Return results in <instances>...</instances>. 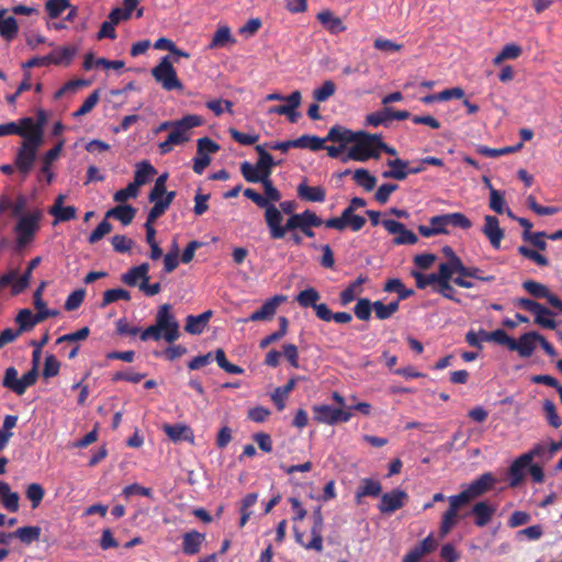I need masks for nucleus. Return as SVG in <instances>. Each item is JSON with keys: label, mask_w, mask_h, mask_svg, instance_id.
Returning <instances> with one entry per match:
<instances>
[{"label": "nucleus", "mask_w": 562, "mask_h": 562, "mask_svg": "<svg viewBox=\"0 0 562 562\" xmlns=\"http://www.w3.org/2000/svg\"><path fill=\"white\" fill-rule=\"evenodd\" d=\"M283 215L279 211V218L274 223V227H269L270 237L272 239H282L286 235L288 232H293L296 229H303L307 226H316L319 227L323 224L321 217L316 215L315 212L311 210H305L302 213L292 214L282 225Z\"/></svg>", "instance_id": "1"}, {"label": "nucleus", "mask_w": 562, "mask_h": 562, "mask_svg": "<svg viewBox=\"0 0 562 562\" xmlns=\"http://www.w3.org/2000/svg\"><path fill=\"white\" fill-rule=\"evenodd\" d=\"M44 139L42 138L40 128H36L25 139L22 140L14 157V166L22 173L23 178L31 172L37 157V153Z\"/></svg>", "instance_id": "2"}, {"label": "nucleus", "mask_w": 562, "mask_h": 562, "mask_svg": "<svg viewBox=\"0 0 562 562\" xmlns=\"http://www.w3.org/2000/svg\"><path fill=\"white\" fill-rule=\"evenodd\" d=\"M204 120L196 114H188L179 120V124L170 131L166 140L159 144V151L162 155L170 153L175 146L183 145L191 138V130L201 126Z\"/></svg>", "instance_id": "3"}, {"label": "nucleus", "mask_w": 562, "mask_h": 562, "mask_svg": "<svg viewBox=\"0 0 562 562\" xmlns=\"http://www.w3.org/2000/svg\"><path fill=\"white\" fill-rule=\"evenodd\" d=\"M46 283L42 282V284L36 289L33 294L34 306L37 311L36 314H33L30 310L25 308L19 312L15 321L19 324L21 333L31 329L34 325L45 321L48 317L56 316L58 314L55 310L46 308V303L42 299V292L45 288Z\"/></svg>", "instance_id": "4"}, {"label": "nucleus", "mask_w": 562, "mask_h": 562, "mask_svg": "<svg viewBox=\"0 0 562 562\" xmlns=\"http://www.w3.org/2000/svg\"><path fill=\"white\" fill-rule=\"evenodd\" d=\"M380 139L378 134H369L362 131L357 132V137L349 148L347 157L342 161L348 159L356 161H366L369 158H379L380 154L376 150V144Z\"/></svg>", "instance_id": "5"}, {"label": "nucleus", "mask_w": 562, "mask_h": 562, "mask_svg": "<svg viewBox=\"0 0 562 562\" xmlns=\"http://www.w3.org/2000/svg\"><path fill=\"white\" fill-rule=\"evenodd\" d=\"M151 76L167 91L183 89V85L179 80L168 56L162 57L160 63L151 69Z\"/></svg>", "instance_id": "6"}, {"label": "nucleus", "mask_w": 562, "mask_h": 562, "mask_svg": "<svg viewBox=\"0 0 562 562\" xmlns=\"http://www.w3.org/2000/svg\"><path fill=\"white\" fill-rule=\"evenodd\" d=\"M156 322L167 342L172 344L180 338V324L172 313V306L170 304H162L158 308Z\"/></svg>", "instance_id": "7"}, {"label": "nucleus", "mask_w": 562, "mask_h": 562, "mask_svg": "<svg viewBox=\"0 0 562 562\" xmlns=\"http://www.w3.org/2000/svg\"><path fill=\"white\" fill-rule=\"evenodd\" d=\"M449 508L443 513L439 526V536L446 537L459 522L461 516L459 510L468 503L464 502L458 494L448 497Z\"/></svg>", "instance_id": "8"}, {"label": "nucleus", "mask_w": 562, "mask_h": 562, "mask_svg": "<svg viewBox=\"0 0 562 562\" xmlns=\"http://www.w3.org/2000/svg\"><path fill=\"white\" fill-rule=\"evenodd\" d=\"M496 483L495 476L491 472L483 473L476 480L471 482L462 492L458 495L468 504L490 492Z\"/></svg>", "instance_id": "9"}, {"label": "nucleus", "mask_w": 562, "mask_h": 562, "mask_svg": "<svg viewBox=\"0 0 562 562\" xmlns=\"http://www.w3.org/2000/svg\"><path fill=\"white\" fill-rule=\"evenodd\" d=\"M314 419L321 424L335 425L337 423H347L351 418V413L342 408L331 407L329 405H315L313 407Z\"/></svg>", "instance_id": "10"}, {"label": "nucleus", "mask_w": 562, "mask_h": 562, "mask_svg": "<svg viewBox=\"0 0 562 562\" xmlns=\"http://www.w3.org/2000/svg\"><path fill=\"white\" fill-rule=\"evenodd\" d=\"M382 225L384 228L395 237L393 238L394 245H414L418 238L416 234L407 229L404 224L394 220H383Z\"/></svg>", "instance_id": "11"}, {"label": "nucleus", "mask_w": 562, "mask_h": 562, "mask_svg": "<svg viewBox=\"0 0 562 562\" xmlns=\"http://www.w3.org/2000/svg\"><path fill=\"white\" fill-rule=\"evenodd\" d=\"M244 195L250 199L258 207L265 209V222L267 227L269 228L272 227V225L274 226V223L279 218V207L269 203L268 199H265V196L252 189H246L244 191Z\"/></svg>", "instance_id": "12"}, {"label": "nucleus", "mask_w": 562, "mask_h": 562, "mask_svg": "<svg viewBox=\"0 0 562 562\" xmlns=\"http://www.w3.org/2000/svg\"><path fill=\"white\" fill-rule=\"evenodd\" d=\"M302 94L299 90L293 91L291 94L286 95V103L273 106L269 109L270 114H279L288 116L291 123L297 122L300 117V113L296 112V109L301 105Z\"/></svg>", "instance_id": "13"}, {"label": "nucleus", "mask_w": 562, "mask_h": 562, "mask_svg": "<svg viewBox=\"0 0 562 562\" xmlns=\"http://www.w3.org/2000/svg\"><path fill=\"white\" fill-rule=\"evenodd\" d=\"M36 128H40V126L33 124V117H23L18 122L0 124V137L19 135L25 139V136H29L30 133H33Z\"/></svg>", "instance_id": "14"}, {"label": "nucleus", "mask_w": 562, "mask_h": 562, "mask_svg": "<svg viewBox=\"0 0 562 562\" xmlns=\"http://www.w3.org/2000/svg\"><path fill=\"white\" fill-rule=\"evenodd\" d=\"M41 217V212H34L31 214L23 215L16 224V233L19 235V244L25 245L32 238L34 232L37 228V222Z\"/></svg>", "instance_id": "15"}, {"label": "nucleus", "mask_w": 562, "mask_h": 562, "mask_svg": "<svg viewBox=\"0 0 562 562\" xmlns=\"http://www.w3.org/2000/svg\"><path fill=\"white\" fill-rule=\"evenodd\" d=\"M407 499V494L401 490H393L381 497L379 509L381 513H393L402 508Z\"/></svg>", "instance_id": "16"}, {"label": "nucleus", "mask_w": 562, "mask_h": 562, "mask_svg": "<svg viewBox=\"0 0 562 562\" xmlns=\"http://www.w3.org/2000/svg\"><path fill=\"white\" fill-rule=\"evenodd\" d=\"M482 232L487 237V239L490 240L491 245L494 248L498 249L501 247V241L504 237V232L499 227V221L497 217L492 215H485Z\"/></svg>", "instance_id": "17"}, {"label": "nucleus", "mask_w": 562, "mask_h": 562, "mask_svg": "<svg viewBox=\"0 0 562 562\" xmlns=\"http://www.w3.org/2000/svg\"><path fill=\"white\" fill-rule=\"evenodd\" d=\"M285 301V296L283 295H274L270 300H268L259 310L255 311L247 321L258 322V321H269L271 319L276 312L277 307Z\"/></svg>", "instance_id": "18"}, {"label": "nucleus", "mask_w": 562, "mask_h": 562, "mask_svg": "<svg viewBox=\"0 0 562 562\" xmlns=\"http://www.w3.org/2000/svg\"><path fill=\"white\" fill-rule=\"evenodd\" d=\"M539 338H541V335L536 331L526 333L518 340L514 339L515 348L513 351H517L520 357L528 358L533 353Z\"/></svg>", "instance_id": "19"}, {"label": "nucleus", "mask_w": 562, "mask_h": 562, "mask_svg": "<svg viewBox=\"0 0 562 562\" xmlns=\"http://www.w3.org/2000/svg\"><path fill=\"white\" fill-rule=\"evenodd\" d=\"M149 265L144 262L137 267H133L121 276V280L124 284L128 286H138L140 282H145L149 280Z\"/></svg>", "instance_id": "20"}, {"label": "nucleus", "mask_w": 562, "mask_h": 562, "mask_svg": "<svg viewBox=\"0 0 562 562\" xmlns=\"http://www.w3.org/2000/svg\"><path fill=\"white\" fill-rule=\"evenodd\" d=\"M313 518H314V525L311 529L312 540L310 542H307V544L305 546V549L322 552L324 547H323V537H322L323 516H322L321 507H318L314 512Z\"/></svg>", "instance_id": "21"}, {"label": "nucleus", "mask_w": 562, "mask_h": 562, "mask_svg": "<svg viewBox=\"0 0 562 562\" xmlns=\"http://www.w3.org/2000/svg\"><path fill=\"white\" fill-rule=\"evenodd\" d=\"M496 507L486 501L477 502L472 507L471 513L475 516L477 527L486 526L493 518Z\"/></svg>", "instance_id": "22"}, {"label": "nucleus", "mask_w": 562, "mask_h": 562, "mask_svg": "<svg viewBox=\"0 0 562 562\" xmlns=\"http://www.w3.org/2000/svg\"><path fill=\"white\" fill-rule=\"evenodd\" d=\"M212 311H205L200 315H189L187 316V322L184 325V330L191 335H200L204 331L205 327L209 324L210 318L212 317Z\"/></svg>", "instance_id": "23"}, {"label": "nucleus", "mask_w": 562, "mask_h": 562, "mask_svg": "<svg viewBox=\"0 0 562 562\" xmlns=\"http://www.w3.org/2000/svg\"><path fill=\"white\" fill-rule=\"evenodd\" d=\"M436 548V541L432 535H428L419 544L412 549L403 559V562H417L425 554L431 552Z\"/></svg>", "instance_id": "24"}, {"label": "nucleus", "mask_w": 562, "mask_h": 562, "mask_svg": "<svg viewBox=\"0 0 562 562\" xmlns=\"http://www.w3.org/2000/svg\"><path fill=\"white\" fill-rule=\"evenodd\" d=\"M166 435L175 442L178 441H193V432L187 425L183 424H166L162 426Z\"/></svg>", "instance_id": "25"}, {"label": "nucleus", "mask_w": 562, "mask_h": 562, "mask_svg": "<svg viewBox=\"0 0 562 562\" xmlns=\"http://www.w3.org/2000/svg\"><path fill=\"white\" fill-rule=\"evenodd\" d=\"M386 165L389 170L382 172V177L385 179L404 180L408 176V161L396 158L387 160Z\"/></svg>", "instance_id": "26"}, {"label": "nucleus", "mask_w": 562, "mask_h": 562, "mask_svg": "<svg viewBox=\"0 0 562 562\" xmlns=\"http://www.w3.org/2000/svg\"><path fill=\"white\" fill-rule=\"evenodd\" d=\"M8 10H0V35L8 42L15 38L19 32V26L15 18L7 16Z\"/></svg>", "instance_id": "27"}, {"label": "nucleus", "mask_w": 562, "mask_h": 562, "mask_svg": "<svg viewBox=\"0 0 562 562\" xmlns=\"http://www.w3.org/2000/svg\"><path fill=\"white\" fill-rule=\"evenodd\" d=\"M357 137V132H352L341 125H334L329 128L327 136L325 137L326 142L340 143V145H346L353 142Z\"/></svg>", "instance_id": "28"}, {"label": "nucleus", "mask_w": 562, "mask_h": 562, "mask_svg": "<svg viewBox=\"0 0 562 562\" xmlns=\"http://www.w3.org/2000/svg\"><path fill=\"white\" fill-rule=\"evenodd\" d=\"M318 21L323 24V26L328 30L331 34H338L346 30V26L342 20L336 16L329 10H323L317 14Z\"/></svg>", "instance_id": "29"}, {"label": "nucleus", "mask_w": 562, "mask_h": 562, "mask_svg": "<svg viewBox=\"0 0 562 562\" xmlns=\"http://www.w3.org/2000/svg\"><path fill=\"white\" fill-rule=\"evenodd\" d=\"M64 200H65V195L59 194L56 198V200L49 211L50 214L54 215L56 217V220L59 222H66V221L75 218V216H76V207L71 206V205L64 206Z\"/></svg>", "instance_id": "30"}, {"label": "nucleus", "mask_w": 562, "mask_h": 562, "mask_svg": "<svg viewBox=\"0 0 562 562\" xmlns=\"http://www.w3.org/2000/svg\"><path fill=\"white\" fill-rule=\"evenodd\" d=\"M76 54L77 48L74 46L58 47L48 54V59L50 64L67 66L70 64Z\"/></svg>", "instance_id": "31"}, {"label": "nucleus", "mask_w": 562, "mask_h": 562, "mask_svg": "<svg viewBox=\"0 0 562 562\" xmlns=\"http://www.w3.org/2000/svg\"><path fill=\"white\" fill-rule=\"evenodd\" d=\"M205 540V536L198 531H190L184 533L182 550L186 554L193 555L201 550V546Z\"/></svg>", "instance_id": "32"}, {"label": "nucleus", "mask_w": 562, "mask_h": 562, "mask_svg": "<svg viewBox=\"0 0 562 562\" xmlns=\"http://www.w3.org/2000/svg\"><path fill=\"white\" fill-rule=\"evenodd\" d=\"M530 465L527 462V457H522V454L517 458L508 469L509 474V486L516 487L524 480V470Z\"/></svg>", "instance_id": "33"}, {"label": "nucleus", "mask_w": 562, "mask_h": 562, "mask_svg": "<svg viewBox=\"0 0 562 562\" xmlns=\"http://www.w3.org/2000/svg\"><path fill=\"white\" fill-rule=\"evenodd\" d=\"M297 195L305 201L323 202L326 192L322 187H310L305 182H302L297 186Z\"/></svg>", "instance_id": "34"}, {"label": "nucleus", "mask_w": 562, "mask_h": 562, "mask_svg": "<svg viewBox=\"0 0 562 562\" xmlns=\"http://www.w3.org/2000/svg\"><path fill=\"white\" fill-rule=\"evenodd\" d=\"M136 209L132 205L122 204L106 212V217H114L119 220L123 225H128L135 217Z\"/></svg>", "instance_id": "35"}, {"label": "nucleus", "mask_w": 562, "mask_h": 562, "mask_svg": "<svg viewBox=\"0 0 562 562\" xmlns=\"http://www.w3.org/2000/svg\"><path fill=\"white\" fill-rule=\"evenodd\" d=\"M64 145L65 140L61 139L52 149L46 151V154L43 156V166L41 171L47 177L48 182H50L53 179V173L50 172V165L58 158Z\"/></svg>", "instance_id": "36"}, {"label": "nucleus", "mask_w": 562, "mask_h": 562, "mask_svg": "<svg viewBox=\"0 0 562 562\" xmlns=\"http://www.w3.org/2000/svg\"><path fill=\"white\" fill-rule=\"evenodd\" d=\"M481 338L485 341H493L506 346L509 350H514L515 348L514 338L509 337L503 329H496L491 333L481 329Z\"/></svg>", "instance_id": "37"}, {"label": "nucleus", "mask_w": 562, "mask_h": 562, "mask_svg": "<svg viewBox=\"0 0 562 562\" xmlns=\"http://www.w3.org/2000/svg\"><path fill=\"white\" fill-rule=\"evenodd\" d=\"M382 486L380 482L371 480V479H362L360 485L356 492V498L358 503L361 497L364 496H378L381 493Z\"/></svg>", "instance_id": "38"}, {"label": "nucleus", "mask_w": 562, "mask_h": 562, "mask_svg": "<svg viewBox=\"0 0 562 562\" xmlns=\"http://www.w3.org/2000/svg\"><path fill=\"white\" fill-rule=\"evenodd\" d=\"M521 285L525 291H527L531 296L536 299H546L548 301L552 295V292L546 284L533 280H526Z\"/></svg>", "instance_id": "39"}, {"label": "nucleus", "mask_w": 562, "mask_h": 562, "mask_svg": "<svg viewBox=\"0 0 562 562\" xmlns=\"http://www.w3.org/2000/svg\"><path fill=\"white\" fill-rule=\"evenodd\" d=\"M41 257H35L29 262L26 271L13 284V294H19L29 286L32 271L41 263Z\"/></svg>", "instance_id": "40"}, {"label": "nucleus", "mask_w": 562, "mask_h": 562, "mask_svg": "<svg viewBox=\"0 0 562 562\" xmlns=\"http://www.w3.org/2000/svg\"><path fill=\"white\" fill-rule=\"evenodd\" d=\"M156 173V169L147 161L137 165L133 183L139 189L148 182L149 178Z\"/></svg>", "instance_id": "41"}, {"label": "nucleus", "mask_w": 562, "mask_h": 562, "mask_svg": "<svg viewBox=\"0 0 562 562\" xmlns=\"http://www.w3.org/2000/svg\"><path fill=\"white\" fill-rule=\"evenodd\" d=\"M325 142V138L307 134L294 139L295 148H308L314 151L323 149Z\"/></svg>", "instance_id": "42"}, {"label": "nucleus", "mask_w": 562, "mask_h": 562, "mask_svg": "<svg viewBox=\"0 0 562 562\" xmlns=\"http://www.w3.org/2000/svg\"><path fill=\"white\" fill-rule=\"evenodd\" d=\"M42 529L37 526H27V527H21L18 528L13 533L12 537L19 538L23 543L30 544L33 541H36L40 539Z\"/></svg>", "instance_id": "43"}, {"label": "nucleus", "mask_w": 562, "mask_h": 562, "mask_svg": "<svg viewBox=\"0 0 562 562\" xmlns=\"http://www.w3.org/2000/svg\"><path fill=\"white\" fill-rule=\"evenodd\" d=\"M319 292L314 288H307L301 291L296 296V302L301 307H315L319 301Z\"/></svg>", "instance_id": "44"}, {"label": "nucleus", "mask_w": 562, "mask_h": 562, "mask_svg": "<svg viewBox=\"0 0 562 562\" xmlns=\"http://www.w3.org/2000/svg\"><path fill=\"white\" fill-rule=\"evenodd\" d=\"M458 274L461 277L474 278L485 282H492L495 280L494 276H482L480 269L476 267H465L461 260H456Z\"/></svg>", "instance_id": "45"}, {"label": "nucleus", "mask_w": 562, "mask_h": 562, "mask_svg": "<svg viewBox=\"0 0 562 562\" xmlns=\"http://www.w3.org/2000/svg\"><path fill=\"white\" fill-rule=\"evenodd\" d=\"M240 172L245 180L250 183H261L265 179L258 167L249 161L240 164Z\"/></svg>", "instance_id": "46"}, {"label": "nucleus", "mask_w": 562, "mask_h": 562, "mask_svg": "<svg viewBox=\"0 0 562 562\" xmlns=\"http://www.w3.org/2000/svg\"><path fill=\"white\" fill-rule=\"evenodd\" d=\"M295 378L291 379L285 385L282 387L276 389V391L272 394V400L276 403L279 411H282L284 408V401L288 397L289 393L294 390L296 385Z\"/></svg>", "instance_id": "47"}, {"label": "nucleus", "mask_w": 562, "mask_h": 562, "mask_svg": "<svg viewBox=\"0 0 562 562\" xmlns=\"http://www.w3.org/2000/svg\"><path fill=\"white\" fill-rule=\"evenodd\" d=\"M522 146H524L522 142L518 143L515 146H506V147H502V148H491V147H487V146H480L477 148V153H480L481 155L486 156V157L495 158V157H499V156H503V155H507V154H512V153L518 151L519 149L522 148Z\"/></svg>", "instance_id": "48"}, {"label": "nucleus", "mask_w": 562, "mask_h": 562, "mask_svg": "<svg viewBox=\"0 0 562 562\" xmlns=\"http://www.w3.org/2000/svg\"><path fill=\"white\" fill-rule=\"evenodd\" d=\"M485 183L490 188V207L498 213L503 214L505 212V200L503 194L494 189L487 178H484Z\"/></svg>", "instance_id": "49"}, {"label": "nucleus", "mask_w": 562, "mask_h": 562, "mask_svg": "<svg viewBox=\"0 0 562 562\" xmlns=\"http://www.w3.org/2000/svg\"><path fill=\"white\" fill-rule=\"evenodd\" d=\"M234 42V38L232 37L231 30L227 26H221L217 29V31L214 33L212 41L209 45V48H217V47H224L228 43Z\"/></svg>", "instance_id": "50"}, {"label": "nucleus", "mask_w": 562, "mask_h": 562, "mask_svg": "<svg viewBox=\"0 0 562 562\" xmlns=\"http://www.w3.org/2000/svg\"><path fill=\"white\" fill-rule=\"evenodd\" d=\"M288 324H289V322L284 316L279 317V325H280L279 330L272 331L271 335L262 338L259 342V347L265 349L268 346H270L271 344H273L274 341L281 339L286 334Z\"/></svg>", "instance_id": "51"}, {"label": "nucleus", "mask_w": 562, "mask_h": 562, "mask_svg": "<svg viewBox=\"0 0 562 562\" xmlns=\"http://www.w3.org/2000/svg\"><path fill=\"white\" fill-rule=\"evenodd\" d=\"M522 457H527V462L530 464L533 459H539L543 462L550 460V453L548 450V445L540 442L535 445L529 451L522 454Z\"/></svg>", "instance_id": "52"}, {"label": "nucleus", "mask_w": 562, "mask_h": 562, "mask_svg": "<svg viewBox=\"0 0 562 562\" xmlns=\"http://www.w3.org/2000/svg\"><path fill=\"white\" fill-rule=\"evenodd\" d=\"M353 179L355 181L362 187L366 191H371L375 184L376 179L367 169H357L353 172Z\"/></svg>", "instance_id": "53"}, {"label": "nucleus", "mask_w": 562, "mask_h": 562, "mask_svg": "<svg viewBox=\"0 0 562 562\" xmlns=\"http://www.w3.org/2000/svg\"><path fill=\"white\" fill-rule=\"evenodd\" d=\"M119 300L130 301L131 294L128 291L124 289H111L106 290L103 293V299L101 303V307H105L106 305L114 303Z\"/></svg>", "instance_id": "54"}, {"label": "nucleus", "mask_w": 562, "mask_h": 562, "mask_svg": "<svg viewBox=\"0 0 562 562\" xmlns=\"http://www.w3.org/2000/svg\"><path fill=\"white\" fill-rule=\"evenodd\" d=\"M384 291L396 292L398 294V300H405L414 293L412 289H406L400 279H390L385 283Z\"/></svg>", "instance_id": "55"}, {"label": "nucleus", "mask_w": 562, "mask_h": 562, "mask_svg": "<svg viewBox=\"0 0 562 562\" xmlns=\"http://www.w3.org/2000/svg\"><path fill=\"white\" fill-rule=\"evenodd\" d=\"M336 92V85L331 80H326L323 85L315 89L313 92V97L317 102H325Z\"/></svg>", "instance_id": "56"}, {"label": "nucleus", "mask_w": 562, "mask_h": 562, "mask_svg": "<svg viewBox=\"0 0 562 562\" xmlns=\"http://www.w3.org/2000/svg\"><path fill=\"white\" fill-rule=\"evenodd\" d=\"M215 360L218 364V367L223 370H225L226 372L228 373H232V374H241L244 372V370L236 366V364H233L231 363L227 359H226V356H225V352L223 349H217L215 351Z\"/></svg>", "instance_id": "57"}, {"label": "nucleus", "mask_w": 562, "mask_h": 562, "mask_svg": "<svg viewBox=\"0 0 562 562\" xmlns=\"http://www.w3.org/2000/svg\"><path fill=\"white\" fill-rule=\"evenodd\" d=\"M543 411L546 413L547 422L549 423L550 426H552L553 428H559L560 426H562V419L558 415L555 405L552 401L546 400L543 402Z\"/></svg>", "instance_id": "58"}, {"label": "nucleus", "mask_w": 562, "mask_h": 562, "mask_svg": "<svg viewBox=\"0 0 562 562\" xmlns=\"http://www.w3.org/2000/svg\"><path fill=\"white\" fill-rule=\"evenodd\" d=\"M37 375L38 371L35 369H31L22 378H19V383H16L15 385V393L18 395H22L27 387H30L36 382Z\"/></svg>", "instance_id": "59"}, {"label": "nucleus", "mask_w": 562, "mask_h": 562, "mask_svg": "<svg viewBox=\"0 0 562 562\" xmlns=\"http://www.w3.org/2000/svg\"><path fill=\"white\" fill-rule=\"evenodd\" d=\"M543 312H535V323L541 327L548 329H554L557 327L555 321L551 317L552 313L549 308L542 305Z\"/></svg>", "instance_id": "60"}, {"label": "nucleus", "mask_w": 562, "mask_h": 562, "mask_svg": "<svg viewBox=\"0 0 562 562\" xmlns=\"http://www.w3.org/2000/svg\"><path fill=\"white\" fill-rule=\"evenodd\" d=\"M412 276L416 281V286L418 289H425L431 285L434 286L435 290L438 285V279L436 277V273L424 274L418 271H412Z\"/></svg>", "instance_id": "61"}, {"label": "nucleus", "mask_w": 562, "mask_h": 562, "mask_svg": "<svg viewBox=\"0 0 562 562\" xmlns=\"http://www.w3.org/2000/svg\"><path fill=\"white\" fill-rule=\"evenodd\" d=\"M69 7V0H47L46 2V10L52 19L58 18Z\"/></svg>", "instance_id": "62"}, {"label": "nucleus", "mask_w": 562, "mask_h": 562, "mask_svg": "<svg viewBox=\"0 0 562 562\" xmlns=\"http://www.w3.org/2000/svg\"><path fill=\"white\" fill-rule=\"evenodd\" d=\"M373 306L368 299H360L355 306V315L361 321H368L371 317Z\"/></svg>", "instance_id": "63"}, {"label": "nucleus", "mask_w": 562, "mask_h": 562, "mask_svg": "<svg viewBox=\"0 0 562 562\" xmlns=\"http://www.w3.org/2000/svg\"><path fill=\"white\" fill-rule=\"evenodd\" d=\"M277 164L273 161V158L270 154H265L259 157L256 166L261 171L265 178H270L272 173V169Z\"/></svg>", "instance_id": "64"}]
</instances>
